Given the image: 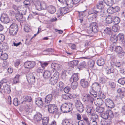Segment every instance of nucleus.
Returning <instances> with one entry per match:
<instances>
[{
	"mask_svg": "<svg viewBox=\"0 0 125 125\" xmlns=\"http://www.w3.org/2000/svg\"><path fill=\"white\" fill-rule=\"evenodd\" d=\"M73 99L75 102V106L77 110L80 113L83 112L84 110V107L80 101L79 95L73 94Z\"/></svg>",
	"mask_w": 125,
	"mask_h": 125,
	"instance_id": "nucleus-1",
	"label": "nucleus"
},
{
	"mask_svg": "<svg viewBox=\"0 0 125 125\" xmlns=\"http://www.w3.org/2000/svg\"><path fill=\"white\" fill-rule=\"evenodd\" d=\"M72 104L71 103L64 104L61 106V110L64 113L69 112L72 110Z\"/></svg>",
	"mask_w": 125,
	"mask_h": 125,
	"instance_id": "nucleus-2",
	"label": "nucleus"
},
{
	"mask_svg": "<svg viewBox=\"0 0 125 125\" xmlns=\"http://www.w3.org/2000/svg\"><path fill=\"white\" fill-rule=\"evenodd\" d=\"M98 31L97 24L95 22L91 23L89 27L87 29V32L89 34L91 33L92 32L94 33H97Z\"/></svg>",
	"mask_w": 125,
	"mask_h": 125,
	"instance_id": "nucleus-3",
	"label": "nucleus"
},
{
	"mask_svg": "<svg viewBox=\"0 0 125 125\" xmlns=\"http://www.w3.org/2000/svg\"><path fill=\"white\" fill-rule=\"evenodd\" d=\"M48 109L50 113L55 114V116L57 115H59V113L58 111V109L55 104H49L48 106Z\"/></svg>",
	"mask_w": 125,
	"mask_h": 125,
	"instance_id": "nucleus-4",
	"label": "nucleus"
},
{
	"mask_svg": "<svg viewBox=\"0 0 125 125\" xmlns=\"http://www.w3.org/2000/svg\"><path fill=\"white\" fill-rule=\"evenodd\" d=\"M111 47L112 48L113 50L115 51L118 54H121V57L123 56L124 52L123 51L122 48L120 46H116L113 45H111Z\"/></svg>",
	"mask_w": 125,
	"mask_h": 125,
	"instance_id": "nucleus-5",
	"label": "nucleus"
},
{
	"mask_svg": "<svg viewBox=\"0 0 125 125\" xmlns=\"http://www.w3.org/2000/svg\"><path fill=\"white\" fill-rule=\"evenodd\" d=\"M36 8L38 10L40 11L42 10L45 9L46 8V3L43 1L40 2L37 4Z\"/></svg>",
	"mask_w": 125,
	"mask_h": 125,
	"instance_id": "nucleus-6",
	"label": "nucleus"
},
{
	"mask_svg": "<svg viewBox=\"0 0 125 125\" xmlns=\"http://www.w3.org/2000/svg\"><path fill=\"white\" fill-rule=\"evenodd\" d=\"M36 63L33 61H29L25 62L24 64L25 68L29 69L33 68L35 65Z\"/></svg>",
	"mask_w": 125,
	"mask_h": 125,
	"instance_id": "nucleus-7",
	"label": "nucleus"
},
{
	"mask_svg": "<svg viewBox=\"0 0 125 125\" xmlns=\"http://www.w3.org/2000/svg\"><path fill=\"white\" fill-rule=\"evenodd\" d=\"M27 79L29 82L32 83L35 81V77L33 74L31 73H28L26 75Z\"/></svg>",
	"mask_w": 125,
	"mask_h": 125,
	"instance_id": "nucleus-8",
	"label": "nucleus"
},
{
	"mask_svg": "<svg viewBox=\"0 0 125 125\" xmlns=\"http://www.w3.org/2000/svg\"><path fill=\"white\" fill-rule=\"evenodd\" d=\"M105 103L106 106L109 108H112L114 107V104L113 101L110 98L106 99Z\"/></svg>",
	"mask_w": 125,
	"mask_h": 125,
	"instance_id": "nucleus-9",
	"label": "nucleus"
},
{
	"mask_svg": "<svg viewBox=\"0 0 125 125\" xmlns=\"http://www.w3.org/2000/svg\"><path fill=\"white\" fill-rule=\"evenodd\" d=\"M0 19L2 23L6 24L9 22V19L8 15L5 14H2Z\"/></svg>",
	"mask_w": 125,
	"mask_h": 125,
	"instance_id": "nucleus-10",
	"label": "nucleus"
},
{
	"mask_svg": "<svg viewBox=\"0 0 125 125\" xmlns=\"http://www.w3.org/2000/svg\"><path fill=\"white\" fill-rule=\"evenodd\" d=\"M81 85L84 88H87L89 85V82L85 79H81L80 81Z\"/></svg>",
	"mask_w": 125,
	"mask_h": 125,
	"instance_id": "nucleus-11",
	"label": "nucleus"
},
{
	"mask_svg": "<svg viewBox=\"0 0 125 125\" xmlns=\"http://www.w3.org/2000/svg\"><path fill=\"white\" fill-rule=\"evenodd\" d=\"M0 91L1 93L3 92L8 94L10 93L11 90L9 85L7 84H6L5 85H4L3 88H2V89L0 90Z\"/></svg>",
	"mask_w": 125,
	"mask_h": 125,
	"instance_id": "nucleus-12",
	"label": "nucleus"
},
{
	"mask_svg": "<svg viewBox=\"0 0 125 125\" xmlns=\"http://www.w3.org/2000/svg\"><path fill=\"white\" fill-rule=\"evenodd\" d=\"M120 8L118 6H116L114 7H113L109 8L107 10L108 12L111 14L114 12H117L120 10Z\"/></svg>",
	"mask_w": 125,
	"mask_h": 125,
	"instance_id": "nucleus-13",
	"label": "nucleus"
},
{
	"mask_svg": "<svg viewBox=\"0 0 125 125\" xmlns=\"http://www.w3.org/2000/svg\"><path fill=\"white\" fill-rule=\"evenodd\" d=\"M79 75L78 73H75L73 74L72 76L70 81L71 82H76L79 79Z\"/></svg>",
	"mask_w": 125,
	"mask_h": 125,
	"instance_id": "nucleus-14",
	"label": "nucleus"
},
{
	"mask_svg": "<svg viewBox=\"0 0 125 125\" xmlns=\"http://www.w3.org/2000/svg\"><path fill=\"white\" fill-rule=\"evenodd\" d=\"M47 10L49 13L52 14L54 13L56 10L55 7L52 5L48 6L47 8Z\"/></svg>",
	"mask_w": 125,
	"mask_h": 125,
	"instance_id": "nucleus-15",
	"label": "nucleus"
},
{
	"mask_svg": "<svg viewBox=\"0 0 125 125\" xmlns=\"http://www.w3.org/2000/svg\"><path fill=\"white\" fill-rule=\"evenodd\" d=\"M22 99L23 101L21 103L22 104H24L26 102H30L32 100V98L30 96H23L22 97Z\"/></svg>",
	"mask_w": 125,
	"mask_h": 125,
	"instance_id": "nucleus-16",
	"label": "nucleus"
},
{
	"mask_svg": "<svg viewBox=\"0 0 125 125\" xmlns=\"http://www.w3.org/2000/svg\"><path fill=\"white\" fill-rule=\"evenodd\" d=\"M42 115L40 113H38L36 114L34 116V120L35 122L40 121L42 119Z\"/></svg>",
	"mask_w": 125,
	"mask_h": 125,
	"instance_id": "nucleus-17",
	"label": "nucleus"
},
{
	"mask_svg": "<svg viewBox=\"0 0 125 125\" xmlns=\"http://www.w3.org/2000/svg\"><path fill=\"white\" fill-rule=\"evenodd\" d=\"M73 95L69 93H67L66 94H63L61 96L62 98L65 100L71 99L73 98Z\"/></svg>",
	"mask_w": 125,
	"mask_h": 125,
	"instance_id": "nucleus-18",
	"label": "nucleus"
},
{
	"mask_svg": "<svg viewBox=\"0 0 125 125\" xmlns=\"http://www.w3.org/2000/svg\"><path fill=\"white\" fill-rule=\"evenodd\" d=\"M35 103L37 105L40 106H42L44 104L42 99L40 97H39L36 99Z\"/></svg>",
	"mask_w": 125,
	"mask_h": 125,
	"instance_id": "nucleus-19",
	"label": "nucleus"
},
{
	"mask_svg": "<svg viewBox=\"0 0 125 125\" xmlns=\"http://www.w3.org/2000/svg\"><path fill=\"white\" fill-rule=\"evenodd\" d=\"M52 99V96L51 94H50L47 95L45 98L44 102L45 103H50Z\"/></svg>",
	"mask_w": 125,
	"mask_h": 125,
	"instance_id": "nucleus-20",
	"label": "nucleus"
},
{
	"mask_svg": "<svg viewBox=\"0 0 125 125\" xmlns=\"http://www.w3.org/2000/svg\"><path fill=\"white\" fill-rule=\"evenodd\" d=\"M73 0H66L64 5L67 6L69 8H71L73 6Z\"/></svg>",
	"mask_w": 125,
	"mask_h": 125,
	"instance_id": "nucleus-21",
	"label": "nucleus"
},
{
	"mask_svg": "<svg viewBox=\"0 0 125 125\" xmlns=\"http://www.w3.org/2000/svg\"><path fill=\"white\" fill-rule=\"evenodd\" d=\"M92 96L91 95H89V94H88L87 95L86 98V99L85 100L86 102L87 101L90 103H93L94 101V99Z\"/></svg>",
	"mask_w": 125,
	"mask_h": 125,
	"instance_id": "nucleus-22",
	"label": "nucleus"
},
{
	"mask_svg": "<svg viewBox=\"0 0 125 125\" xmlns=\"http://www.w3.org/2000/svg\"><path fill=\"white\" fill-rule=\"evenodd\" d=\"M61 9L63 15L71 11L72 10L71 8H68L65 7L61 8Z\"/></svg>",
	"mask_w": 125,
	"mask_h": 125,
	"instance_id": "nucleus-23",
	"label": "nucleus"
},
{
	"mask_svg": "<svg viewBox=\"0 0 125 125\" xmlns=\"http://www.w3.org/2000/svg\"><path fill=\"white\" fill-rule=\"evenodd\" d=\"M116 71V70L114 68H108L107 69L106 73L107 74H109L112 73L114 75Z\"/></svg>",
	"mask_w": 125,
	"mask_h": 125,
	"instance_id": "nucleus-24",
	"label": "nucleus"
},
{
	"mask_svg": "<svg viewBox=\"0 0 125 125\" xmlns=\"http://www.w3.org/2000/svg\"><path fill=\"white\" fill-rule=\"evenodd\" d=\"M100 87V84L97 82L94 83L92 86L91 89L97 90L98 88Z\"/></svg>",
	"mask_w": 125,
	"mask_h": 125,
	"instance_id": "nucleus-25",
	"label": "nucleus"
},
{
	"mask_svg": "<svg viewBox=\"0 0 125 125\" xmlns=\"http://www.w3.org/2000/svg\"><path fill=\"white\" fill-rule=\"evenodd\" d=\"M105 4L103 1H100L97 5V8L100 9H103L104 7Z\"/></svg>",
	"mask_w": 125,
	"mask_h": 125,
	"instance_id": "nucleus-26",
	"label": "nucleus"
},
{
	"mask_svg": "<svg viewBox=\"0 0 125 125\" xmlns=\"http://www.w3.org/2000/svg\"><path fill=\"white\" fill-rule=\"evenodd\" d=\"M18 26L17 24L15 23H13L10 26V29L17 31L18 30Z\"/></svg>",
	"mask_w": 125,
	"mask_h": 125,
	"instance_id": "nucleus-27",
	"label": "nucleus"
},
{
	"mask_svg": "<svg viewBox=\"0 0 125 125\" xmlns=\"http://www.w3.org/2000/svg\"><path fill=\"white\" fill-rule=\"evenodd\" d=\"M117 37V36L115 34H112L111 37V41L114 43H115L117 42V41L118 40Z\"/></svg>",
	"mask_w": 125,
	"mask_h": 125,
	"instance_id": "nucleus-28",
	"label": "nucleus"
},
{
	"mask_svg": "<svg viewBox=\"0 0 125 125\" xmlns=\"http://www.w3.org/2000/svg\"><path fill=\"white\" fill-rule=\"evenodd\" d=\"M103 100L97 98V99L94 100V103L97 106L102 105L103 104Z\"/></svg>",
	"mask_w": 125,
	"mask_h": 125,
	"instance_id": "nucleus-29",
	"label": "nucleus"
},
{
	"mask_svg": "<svg viewBox=\"0 0 125 125\" xmlns=\"http://www.w3.org/2000/svg\"><path fill=\"white\" fill-rule=\"evenodd\" d=\"M25 11H24L23 13L20 12L16 16L17 19L18 21L21 20L23 17V15L25 14Z\"/></svg>",
	"mask_w": 125,
	"mask_h": 125,
	"instance_id": "nucleus-30",
	"label": "nucleus"
},
{
	"mask_svg": "<svg viewBox=\"0 0 125 125\" xmlns=\"http://www.w3.org/2000/svg\"><path fill=\"white\" fill-rule=\"evenodd\" d=\"M97 63L99 66H102L104 64L105 62L102 58H100L97 60Z\"/></svg>",
	"mask_w": 125,
	"mask_h": 125,
	"instance_id": "nucleus-31",
	"label": "nucleus"
},
{
	"mask_svg": "<svg viewBox=\"0 0 125 125\" xmlns=\"http://www.w3.org/2000/svg\"><path fill=\"white\" fill-rule=\"evenodd\" d=\"M86 64L85 61H83L80 63L78 65V68L79 69H82L83 68H85Z\"/></svg>",
	"mask_w": 125,
	"mask_h": 125,
	"instance_id": "nucleus-32",
	"label": "nucleus"
},
{
	"mask_svg": "<svg viewBox=\"0 0 125 125\" xmlns=\"http://www.w3.org/2000/svg\"><path fill=\"white\" fill-rule=\"evenodd\" d=\"M107 112L108 118H113L114 116V113H113V112L110 110H107Z\"/></svg>",
	"mask_w": 125,
	"mask_h": 125,
	"instance_id": "nucleus-33",
	"label": "nucleus"
},
{
	"mask_svg": "<svg viewBox=\"0 0 125 125\" xmlns=\"http://www.w3.org/2000/svg\"><path fill=\"white\" fill-rule=\"evenodd\" d=\"M113 17L110 15H108L106 18V22L109 24L111 23L112 21Z\"/></svg>",
	"mask_w": 125,
	"mask_h": 125,
	"instance_id": "nucleus-34",
	"label": "nucleus"
},
{
	"mask_svg": "<svg viewBox=\"0 0 125 125\" xmlns=\"http://www.w3.org/2000/svg\"><path fill=\"white\" fill-rule=\"evenodd\" d=\"M49 119L47 117H44L42 119V125H47L48 123Z\"/></svg>",
	"mask_w": 125,
	"mask_h": 125,
	"instance_id": "nucleus-35",
	"label": "nucleus"
},
{
	"mask_svg": "<svg viewBox=\"0 0 125 125\" xmlns=\"http://www.w3.org/2000/svg\"><path fill=\"white\" fill-rule=\"evenodd\" d=\"M105 4L107 6H111L114 3L113 0H103Z\"/></svg>",
	"mask_w": 125,
	"mask_h": 125,
	"instance_id": "nucleus-36",
	"label": "nucleus"
},
{
	"mask_svg": "<svg viewBox=\"0 0 125 125\" xmlns=\"http://www.w3.org/2000/svg\"><path fill=\"white\" fill-rule=\"evenodd\" d=\"M44 73L43 74V75L44 78H48L51 75V74L50 72L46 70L44 72Z\"/></svg>",
	"mask_w": 125,
	"mask_h": 125,
	"instance_id": "nucleus-37",
	"label": "nucleus"
},
{
	"mask_svg": "<svg viewBox=\"0 0 125 125\" xmlns=\"http://www.w3.org/2000/svg\"><path fill=\"white\" fill-rule=\"evenodd\" d=\"M113 21L114 22L115 24L117 25L120 21V19L117 17H113Z\"/></svg>",
	"mask_w": 125,
	"mask_h": 125,
	"instance_id": "nucleus-38",
	"label": "nucleus"
},
{
	"mask_svg": "<svg viewBox=\"0 0 125 125\" xmlns=\"http://www.w3.org/2000/svg\"><path fill=\"white\" fill-rule=\"evenodd\" d=\"M72 83L71 84V88L73 89H76L78 87V83L75 81H72Z\"/></svg>",
	"mask_w": 125,
	"mask_h": 125,
	"instance_id": "nucleus-39",
	"label": "nucleus"
},
{
	"mask_svg": "<svg viewBox=\"0 0 125 125\" xmlns=\"http://www.w3.org/2000/svg\"><path fill=\"white\" fill-rule=\"evenodd\" d=\"M98 96L100 99H102L105 98L106 95L102 91H100L98 94Z\"/></svg>",
	"mask_w": 125,
	"mask_h": 125,
	"instance_id": "nucleus-40",
	"label": "nucleus"
},
{
	"mask_svg": "<svg viewBox=\"0 0 125 125\" xmlns=\"http://www.w3.org/2000/svg\"><path fill=\"white\" fill-rule=\"evenodd\" d=\"M58 79L51 77L50 80V83L53 85H54L57 83Z\"/></svg>",
	"mask_w": 125,
	"mask_h": 125,
	"instance_id": "nucleus-41",
	"label": "nucleus"
},
{
	"mask_svg": "<svg viewBox=\"0 0 125 125\" xmlns=\"http://www.w3.org/2000/svg\"><path fill=\"white\" fill-rule=\"evenodd\" d=\"M78 62L79 61L77 60H74L71 62L69 64L72 67H73L77 65L78 63Z\"/></svg>",
	"mask_w": 125,
	"mask_h": 125,
	"instance_id": "nucleus-42",
	"label": "nucleus"
},
{
	"mask_svg": "<svg viewBox=\"0 0 125 125\" xmlns=\"http://www.w3.org/2000/svg\"><path fill=\"white\" fill-rule=\"evenodd\" d=\"M107 81L106 79L103 77H100L99 80V82L102 84H104Z\"/></svg>",
	"mask_w": 125,
	"mask_h": 125,
	"instance_id": "nucleus-43",
	"label": "nucleus"
},
{
	"mask_svg": "<svg viewBox=\"0 0 125 125\" xmlns=\"http://www.w3.org/2000/svg\"><path fill=\"white\" fill-rule=\"evenodd\" d=\"M20 75H16L14 77L13 80V83L16 84L19 83V79Z\"/></svg>",
	"mask_w": 125,
	"mask_h": 125,
	"instance_id": "nucleus-44",
	"label": "nucleus"
},
{
	"mask_svg": "<svg viewBox=\"0 0 125 125\" xmlns=\"http://www.w3.org/2000/svg\"><path fill=\"white\" fill-rule=\"evenodd\" d=\"M95 90H92L91 89L90 91V94L91 96L94 97H96L97 96V93L95 91Z\"/></svg>",
	"mask_w": 125,
	"mask_h": 125,
	"instance_id": "nucleus-45",
	"label": "nucleus"
},
{
	"mask_svg": "<svg viewBox=\"0 0 125 125\" xmlns=\"http://www.w3.org/2000/svg\"><path fill=\"white\" fill-rule=\"evenodd\" d=\"M104 108L101 106H97L96 109V111L98 113H102L104 110Z\"/></svg>",
	"mask_w": 125,
	"mask_h": 125,
	"instance_id": "nucleus-46",
	"label": "nucleus"
},
{
	"mask_svg": "<svg viewBox=\"0 0 125 125\" xmlns=\"http://www.w3.org/2000/svg\"><path fill=\"white\" fill-rule=\"evenodd\" d=\"M118 82L120 84L123 85L125 83V77L121 78L119 79Z\"/></svg>",
	"mask_w": 125,
	"mask_h": 125,
	"instance_id": "nucleus-47",
	"label": "nucleus"
},
{
	"mask_svg": "<svg viewBox=\"0 0 125 125\" xmlns=\"http://www.w3.org/2000/svg\"><path fill=\"white\" fill-rule=\"evenodd\" d=\"M119 29V27L117 25H114L112 27V30L114 32H116Z\"/></svg>",
	"mask_w": 125,
	"mask_h": 125,
	"instance_id": "nucleus-48",
	"label": "nucleus"
},
{
	"mask_svg": "<svg viewBox=\"0 0 125 125\" xmlns=\"http://www.w3.org/2000/svg\"><path fill=\"white\" fill-rule=\"evenodd\" d=\"M117 36L118 39L119 40H121L123 43V41L125 39V38H124V34L122 33H120Z\"/></svg>",
	"mask_w": 125,
	"mask_h": 125,
	"instance_id": "nucleus-49",
	"label": "nucleus"
},
{
	"mask_svg": "<svg viewBox=\"0 0 125 125\" xmlns=\"http://www.w3.org/2000/svg\"><path fill=\"white\" fill-rule=\"evenodd\" d=\"M8 58V54L6 53H3L0 56V58L3 60H6Z\"/></svg>",
	"mask_w": 125,
	"mask_h": 125,
	"instance_id": "nucleus-50",
	"label": "nucleus"
},
{
	"mask_svg": "<svg viewBox=\"0 0 125 125\" xmlns=\"http://www.w3.org/2000/svg\"><path fill=\"white\" fill-rule=\"evenodd\" d=\"M57 63H52L51 65L52 72H54L56 71Z\"/></svg>",
	"mask_w": 125,
	"mask_h": 125,
	"instance_id": "nucleus-51",
	"label": "nucleus"
},
{
	"mask_svg": "<svg viewBox=\"0 0 125 125\" xmlns=\"http://www.w3.org/2000/svg\"><path fill=\"white\" fill-rule=\"evenodd\" d=\"M86 13V12L85 11L80 12H79L78 16H79L80 17L83 18V17L85 16Z\"/></svg>",
	"mask_w": 125,
	"mask_h": 125,
	"instance_id": "nucleus-52",
	"label": "nucleus"
},
{
	"mask_svg": "<svg viewBox=\"0 0 125 125\" xmlns=\"http://www.w3.org/2000/svg\"><path fill=\"white\" fill-rule=\"evenodd\" d=\"M101 117L103 119H107L108 118L107 111L102 113Z\"/></svg>",
	"mask_w": 125,
	"mask_h": 125,
	"instance_id": "nucleus-53",
	"label": "nucleus"
},
{
	"mask_svg": "<svg viewBox=\"0 0 125 125\" xmlns=\"http://www.w3.org/2000/svg\"><path fill=\"white\" fill-rule=\"evenodd\" d=\"M97 11L96 10L94 9H92L90 10L88 12V13L89 14H91L94 13L95 15H97Z\"/></svg>",
	"mask_w": 125,
	"mask_h": 125,
	"instance_id": "nucleus-54",
	"label": "nucleus"
},
{
	"mask_svg": "<svg viewBox=\"0 0 125 125\" xmlns=\"http://www.w3.org/2000/svg\"><path fill=\"white\" fill-rule=\"evenodd\" d=\"M98 119V116L97 115L92 114V117L91 118V120H94L96 121Z\"/></svg>",
	"mask_w": 125,
	"mask_h": 125,
	"instance_id": "nucleus-55",
	"label": "nucleus"
},
{
	"mask_svg": "<svg viewBox=\"0 0 125 125\" xmlns=\"http://www.w3.org/2000/svg\"><path fill=\"white\" fill-rule=\"evenodd\" d=\"M48 63L46 62H41L40 65L41 67L44 69V68L47 66L48 64Z\"/></svg>",
	"mask_w": 125,
	"mask_h": 125,
	"instance_id": "nucleus-56",
	"label": "nucleus"
},
{
	"mask_svg": "<svg viewBox=\"0 0 125 125\" xmlns=\"http://www.w3.org/2000/svg\"><path fill=\"white\" fill-rule=\"evenodd\" d=\"M82 118L84 120L83 121L85 122V123L88 125L89 124L90 121L86 116L84 115L83 116Z\"/></svg>",
	"mask_w": 125,
	"mask_h": 125,
	"instance_id": "nucleus-57",
	"label": "nucleus"
},
{
	"mask_svg": "<svg viewBox=\"0 0 125 125\" xmlns=\"http://www.w3.org/2000/svg\"><path fill=\"white\" fill-rule=\"evenodd\" d=\"M71 120L70 119H66L63 120L62 124L63 125H67L68 124L69 125L70 124Z\"/></svg>",
	"mask_w": 125,
	"mask_h": 125,
	"instance_id": "nucleus-58",
	"label": "nucleus"
},
{
	"mask_svg": "<svg viewBox=\"0 0 125 125\" xmlns=\"http://www.w3.org/2000/svg\"><path fill=\"white\" fill-rule=\"evenodd\" d=\"M23 3L26 8H28L30 6V3L29 0H27L24 1Z\"/></svg>",
	"mask_w": 125,
	"mask_h": 125,
	"instance_id": "nucleus-59",
	"label": "nucleus"
},
{
	"mask_svg": "<svg viewBox=\"0 0 125 125\" xmlns=\"http://www.w3.org/2000/svg\"><path fill=\"white\" fill-rule=\"evenodd\" d=\"M59 86L60 88V90L61 91L64 88V84L62 82H60L59 83Z\"/></svg>",
	"mask_w": 125,
	"mask_h": 125,
	"instance_id": "nucleus-60",
	"label": "nucleus"
},
{
	"mask_svg": "<svg viewBox=\"0 0 125 125\" xmlns=\"http://www.w3.org/2000/svg\"><path fill=\"white\" fill-rule=\"evenodd\" d=\"M36 71L38 73H43L44 72V68L41 67L38 68L37 69Z\"/></svg>",
	"mask_w": 125,
	"mask_h": 125,
	"instance_id": "nucleus-61",
	"label": "nucleus"
},
{
	"mask_svg": "<svg viewBox=\"0 0 125 125\" xmlns=\"http://www.w3.org/2000/svg\"><path fill=\"white\" fill-rule=\"evenodd\" d=\"M87 112V113H91L92 109V107L91 105H87L86 106Z\"/></svg>",
	"mask_w": 125,
	"mask_h": 125,
	"instance_id": "nucleus-62",
	"label": "nucleus"
},
{
	"mask_svg": "<svg viewBox=\"0 0 125 125\" xmlns=\"http://www.w3.org/2000/svg\"><path fill=\"white\" fill-rule=\"evenodd\" d=\"M88 125H97V122L94 120H90L89 124Z\"/></svg>",
	"mask_w": 125,
	"mask_h": 125,
	"instance_id": "nucleus-63",
	"label": "nucleus"
},
{
	"mask_svg": "<svg viewBox=\"0 0 125 125\" xmlns=\"http://www.w3.org/2000/svg\"><path fill=\"white\" fill-rule=\"evenodd\" d=\"M3 48L5 50H7L9 48L8 44L6 42H4L2 45Z\"/></svg>",
	"mask_w": 125,
	"mask_h": 125,
	"instance_id": "nucleus-64",
	"label": "nucleus"
}]
</instances>
